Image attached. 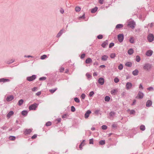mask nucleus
Instances as JSON below:
<instances>
[{"label":"nucleus","instance_id":"f257e3e1","mask_svg":"<svg viewBox=\"0 0 154 154\" xmlns=\"http://www.w3.org/2000/svg\"><path fill=\"white\" fill-rule=\"evenodd\" d=\"M152 68V65L149 63H146L144 64L143 66V69L146 71H149Z\"/></svg>","mask_w":154,"mask_h":154},{"label":"nucleus","instance_id":"f03ea898","mask_svg":"<svg viewBox=\"0 0 154 154\" xmlns=\"http://www.w3.org/2000/svg\"><path fill=\"white\" fill-rule=\"evenodd\" d=\"M38 104L36 103L32 104L29 106V110H35L36 108L37 107Z\"/></svg>","mask_w":154,"mask_h":154},{"label":"nucleus","instance_id":"7ed1b4c3","mask_svg":"<svg viewBox=\"0 0 154 154\" xmlns=\"http://www.w3.org/2000/svg\"><path fill=\"white\" fill-rule=\"evenodd\" d=\"M135 25V23L134 21H130L128 23V26L130 27L133 29L134 28Z\"/></svg>","mask_w":154,"mask_h":154},{"label":"nucleus","instance_id":"20e7f679","mask_svg":"<svg viewBox=\"0 0 154 154\" xmlns=\"http://www.w3.org/2000/svg\"><path fill=\"white\" fill-rule=\"evenodd\" d=\"M154 38V37L153 35L152 34H150L148 35L147 38L149 42H152Z\"/></svg>","mask_w":154,"mask_h":154},{"label":"nucleus","instance_id":"39448f33","mask_svg":"<svg viewBox=\"0 0 154 154\" xmlns=\"http://www.w3.org/2000/svg\"><path fill=\"white\" fill-rule=\"evenodd\" d=\"M35 78L36 75H33L31 76L27 77V80L29 81H31L35 80Z\"/></svg>","mask_w":154,"mask_h":154},{"label":"nucleus","instance_id":"423d86ee","mask_svg":"<svg viewBox=\"0 0 154 154\" xmlns=\"http://www.w3.org/2000/svg\"><path fill=\"white\" fill-rule=\"evenodd\" d=\"M118 39L120 42H122L124 39L123 35L122 34L119 35L118 36Z\"/></svg>","mask_w":154,"mask_h":154},{"label":"nucleus","instance_id":"0eeeda50","mask_svg":"<svg viewBox=\"0 0 154 154\" xmlns=\"http://www.w3.org/2000/svg\"><path fill=\"white\" fill-rule=\"evenodd\" d=\"M14 98V97L13 95H9L7 97L6 100L8 101H10L12 100Z\"/></svg>","mask_w":154,"mask_h":154},{"label":"nucleus","instance_id":"6e6552de","mask_svg":"<svg viewBox=\"0 0 154 154\" xmlns=\"http://www.w3.org/2000/svg\"><path fill=\"white\" fill-rule=\"evenodd\" d=\"M91 113V111L90 110H88L87 111L85 114V117L86 119L88 118L90 114Z\"/></svg>","mask_w":154,"mask_h":154},{"label":"nucleus","instance_id":"1a4fd4ad","mask_svg":"<svg viewBox=\"0 0 154 154\" xmlns=\"http://www.w3.org/2000/svg\"><path fill=\"white\" fill-rule=\"evenodd\" d=\"M132 86V84L130 82H127L126 84V88L127 89H129L131 88Z\"/></svg>","mask_w":154,"mask_h":154},{"label":"nucleus","instance_id":"9d476101","mask_svg":"<svg viewBox=\"0 0 154 154\" xmlns=\"http://www.w3.org/2000/svg\"><path fill=\"white\" fill-rule=\"evenodd\" d=\"M98 82L101 85H103L104 83V79L102 78H100L98 79Z\"/></svg>","mask_w":154,"mask_h":154},{"label":"nucleus","instance_id":"9b49d317","mask_svg":"<svg viewBox=\"0 0 154 154\" xmlns=\"http://www.w3.org/2000/svg\"><path fill=\"white\" fill-rule=\"evenodd\" d=\"M152 104V102L150 100L147 101L146 104V106L147 107L150 106Z\"/></svg>","mask_w":154,"mask_h":154},{"label":"nucleus","instance_id":"f8f14e48","mask_svg":"<svg viewBox=\"0 0 154 154\" xmlns=\"http://www.w3.org/2000/svg\"><path fill=\"white\" fill-rule=\"evenodd\" d=\"M137 97H138L139 98H142L143 97V93L140 92H139L138 94Z\"/></svg>","mask_w":154,"mask_h":154},{"label":"nucleus","instance_id":"ddd939ff","mask_svg":"<svg viewBox=\"0 0 154 154\" xmlns=\"http://www.w3.org/2000/svg\"><path fill=\"white\" fill-rule=\"evenodd\" d=\"M32 131V130L31 129H26L25 130L24 132V133L25 134H29Z\"/></svg>","mask_w":154,"mask_h":154},{"label":"nucleus","instance_id":"4468645a","mask_svg":"<svg viewBox=\"0 0 154 154\" xmlns=\"http://www.w3.org/2000/svg\"><path fill=\"white\" fill-rule=\"evenodd\" d=\"M14 112L13 111H11L7 115V117L8 118H10L11 116H12L14 114Z\"/></svg>","mask_w":154,"mask_h":154},{"label":"nucleus","instance_id":"2eb2a0df","mask_svg":"<svg viewBox=\"0 0 154 154\" xmlns=\"http://www.w3.org/2000/svg\"><path fill=\"white\" fill-rule=\"evenodd\" d=\"M152 53V51L151 50L147 51L146 53V55L148 56H151Z\"/></svg>","mask_w":154,"mask_h":154},{"label":"nucleus","instance_id":"dca6fc26","mask_svg":"<svg viewBox=\"0 0 154 154\" xmlns=\"http://www.w3.org/2000/svg\"><path fill=\"white\" fill-rule=\"evenodd\" d=\"M108 57L106 55H104L101 57V60L103 61H106L107 60Z\"/></svg>","mask_w":154,"mask_h":154},{"label":"nucleus","instance_id":"f3484780","mask_svg":"<svg viewBox=\"0 0 154 154\" xmlns=\"http://www.w3.org/2000/svg\"><path fill=\"white\" fill-rule=\"evenodd\" d=\"M85 145V140H83L79 145V148L81 150L82 149V146H84Z\"/></svg>","mask_w":154,"mask_h":154},{"label":"nucleus","instance_id":"a211bd4d","mask_svg":"<svg viewBox=\"0 0 154 154\" xmlns=\"http://www.w3.org/2000/svg\"><path fill=\"white\" fill-rule=\"evenodd\" d=\"M10 81V80L8 79H5L4 78H2L0 79V82H9Z\"/></svg>","mask_w":154,"mask_h":154},{"label":"nucleus","instance_id":"6ab92c4d","mask_svg":"<svg viewBox=\"0 0 154 154\" xmlns=\"http://www.w3.org/2000/svg\"><path fill=\"white\" fill-rule=\"evenodd\" d=\"M92 61L91 59V58H88L86 60L85 63H86L88 64L91 63Z\"/></svg>","mask_w":154,"mask_h":154},{"label":"nucleus","instance_id":"aec40b11","mask_svg":"<svg viewBox=\"0 0 154 154\" xmlns=\"http://www.w3.org/2000/svg\"><path fill=\"white\" fill-rule=\"evenodd\" d=\"M138 71L137 69H135L133 72L132 73L134 75H137L138 73Z\"/></svg>","mask_w":154,"mask_h":154},{"label":"nucleus","instance_id":"412c9836","mask_svg":"<svg viewBox=\"0 0 154 154\" xmlns=\"http://www.w3.org/2000/svg\"><path fill=\"white\" fill-rule=\"evenodd\" d=\"M108 43L107 41L104 42L102 44L101 46L103 48H105L106 45H107Z\"/></svg>","mask_w":154,"mask_h":154},{"label":"nucleus","instance_id":"4be33fe9","mask_svg":"<svg viewBox=\"0 0 154 154\" xmlns=\"http://www.w3.org/2000/svg\"><path fill=\"white\" fill-rule=\"evenodd\" d=\"M97 8L95 7L94 8L92 9L91 10V12L92 13H94L97 10Z\"/></svg>","mask_w":154,"mask_h":154},{"label":"nucleus","instance_id":"5701e85b","mask_svg":"<svg viewBox=\"0 0 154 154\" xmlns=\"http://www.w3.org/2000/svg\"><path fill=\"white\" fill-rule=\"evenodd\" d=\"M134 52L132 48L129 49L128 51V53L130 55L132 54Z\"/></svg>","mask_w":154,"mask_h":154},{"label":"nucleus","instance_id":"b1692460","mask_svg":"<svg viewBox=\"0 0 154 154\" xmlns=\"http://www.w3.org/2000/svg\"><path fill=\"white\" fill-rule=\"evenodd\" d=\"M57 90V88H55L53 89H50L49 90V91L51 94H53L54 92Z\"/></svg>","mask_w":154,"mask_h":154},{"label":"nucleus","instance_id":"393cba45","mask_svg":"<svg viewBox=\"0 0 154 154\" xmlns=\"http://www.w3.org/2000/svg\"><path fill=\"white\" fill-rule=\"evenodd\" d=\"M63 30H61L57 34V37H59L62 35V34L63 33Z\"/></svg>","mask_w":154,"mask_h":154},{"label":"nucleus","instance_id":"a878e982","mask_svg":"<svg viewBox=\"0 0 154 154\" xmlns=\"http://www.w3.org/2000/svg\"><path fill=\"white\" fill-rule=\"evenodd\" d=\"M123 26L122 24H119L116 26V28L117 29H120L123 27Z\"/></svg>","mask_w":154,"mask_h":154},{"label":"nucleus","instance_id":"bb28decb","mask_svg":"<svg viewBox=\"0 0 154 154\" xmlns=\"http://www.w3.org/2000/svg\"><path fill=\"white\" fill-rule=\"evenodd\" d=\"M125 65L126 66L131 67L132 66V63L131 62H128L125 63Z\"/></svg>","mask_w":154,"mask_h":154},{"label":"nucleus","instance_id":"cd10ccee","mask_svg":"<svg viewBox=\"0 0 154 154\" xmlns=\"http://www.w3.org/2000/svg\"><path fill=\"white\" fill-rule=\"evenodd\" d=\"M117 90L116 89H114L112 91H111V93L112 94H115L117 92Z\"/></svg>","mask_w":154,"mask_h":154},{"label":"nucleus","instance_id":"c85d7f7f","mask_svg":"<svg viewBox=\"0 0 154 154\" xmlns=\"http://www.w3.org/2000/svg\"><path fill=\"white\" fill-rule=\"evenodd\" d=\"M110 99V97L108 96H106L104 98V100L105 101H109Z\"/></svg>","mask_w":154,"mask_h":154},{"label":"nucleus","instance_id":"c756f323","mask_svg":"<svg viewBox=\"0 0 154 154\" xmlns=\"http://www.w3.org/2000/svg\"><path fill=\"white\" fill-rule=\"evenodd\" d=\"M140 129L142 131H144L145 130V127L144 125H141L140 126Z\"/></svg>","mask_w":154,"mask_h":154},{"label":"nucleus","instance_id":"7c9ffc66","mask_svg":"<svg viewBox=\"0 0 154 154\" xmlns=\"http://www.w3.org/2000/svg\"><path fill=\"white\" fill-rule=\"evenodd\" d=\"M23 100L22 99H21L18 102V105L19 106L21 105L23 103Z\"/></svg>","mask_w":154,"mask_h":154},{"label":"nucleus","instance_id":"2f4dec72","mask_svg":"<svg viewBox=\"0 0 154 154\" xmlns=\"http://www.w3.org/2000/svg\"><path fill=\"white\" fill-rule=\"evenodd\" d=\"M81 8L79 7H76L75 8V11L77 12H79L81 10Z\"/></svg>","mask_w":154,"mask_h":154},{"label":"nucleus","instance_id":"473e14b6","mask_svg":"<svg viewBox=\"0 0 154 154\" xmlns=\"http://www.w3.org/2000/svg\"><path fill=\"white\" fill-rule=\"evenodd\" d=\"M27 112L26 111H23L22 112V114L23 115L25 116L27 115Z\"/></svg>","mask_w":154,"mask_h":154},{"label":"nucleus","instance_id":"72a5a7b5","mask_svg":"<svg viewBox=\"0 0 154 154\" xmlns=\"http://www.w3.org/2000/svg\"><path fill=\"white\" fill-rule=\"evenodd\" d=\"M47 57V55L44 54L41 56L40 58L41 59L43 60L46 58Z\"/></svg>","mask_w":154,"mask_h":154},{"label":"nucleus","instance_id":"f704fd0d","mask_svg":"<svg viewBox=\"0 0 154 154\" xmlns=\"http://www.w3.org/2000/svg\"><path fill=\"white\" fill-rule=\"evenodd\" d=\"M116 56V54L115 53H112L111 54L110 57L112 58H114Z\"/></svg>","mask_w":154,"mask_h":154},{"label":"nucleus","instance_id":"c9c22d12","mask_svg":"<svg viewBox=\"0 0 154 154\" xmlns=\"http://www.w3.org/2000/svg\"><path fill=\"white\" fill-rule=\"evenodd\" d=\"M9 139L10 140H14L15 139V137L14 136H10L9 137Z\"/></svg>","mask_w":154,"mask_h":154},{"label":"nucleus","instance_id":"e433bc0d","mask_svg":"<svg viewBox=\"0 0 154 154\" xmlns=\"http://www.w3.org/2000/svg\"><path fill=\"white\" fill-rule=\"evenodd\" d=\"M129 41L131 43H134V40L133 37H131L130 38Z\"/></svg>","mask_w":154,"mask_h":154},{"label":"nucleus","instance_id":"4c0bfd02","mask_svg":"<svg viewBox=\"0 0 154 154\" xmlns=\"http://www.w3.org/2000/svg\"><path fill=\"white\" fill-rule=\"evenodd\" d=\"M99 143L100 145H103L105 143V141L104 140H102L99 142Z\"/></svg>","mask_w":154,"mask_h":154},{"label":"nucleus","instance_id":"58836bf2","mask_svg":"<svg viewBox=\"0 0 154 154\" xmlns=\"http://www.w3.org/2000/svg\"><path fill=\"white\" fill-rule=\"evenodd\" d=\"M140 60V58L139 56H137L136 57V60L138 62Z\"/></svg>","mask_w":154,"mask_h":154},{"label":"nucleus","instance_id":"ea45409f","mask_svg":"<svg viewBox=\"0 0 154 154\" xmlns=\"http://www.w3.org/2000/svg\"><path fill=\"white\" fill-rule=\"evenodd\" d=\"M86 75L88 78H90L91 77V75L89 73H87L86 74Z\"/></svg>","mask_w":154,"mask_h":154},{"label":"nucleus","instance_id":"a19ab883","mask_svg":"<svg viewBox=\"0 0 154 154\" xmlns=\"http://www.w3.org/2000/svg\"><path fill=\"white\" fill-rule=\"evenodd\" d=\"M38 88L37 87H35L32 89V91H35L38 90Z\"/></svg>","mask_w":154,"mask_h":154},{"label":"nucleus","instance_id":"79ce46f5","mask_svg":"<svg viewBox=\"0 0 154 154\" xmlns=\"http://www.w3.org/2000/svg\"><path fill=\"white\" fill-rule=\"evenodd\" d=\"M64 68L63 67H61L59 69V71L60 72H63Z\"/></svg>","mask_w":154,"mask_h":154},{"label":"nucleus","instance_id":"37998d69","mask_svg":"<svg viewBox=\"0 0 154 154\" xmlns=\"http://www.w3.org/2000/svg\"><path fill=\"white\" fill-rule=\"evenodd\" d=\"M74 100L75 102L77 103H79L80 102V100L77 97H75L74 98Z\"/></svg>","mask_w":154,"mask_h":154},{"label":"nucleus","instance_id":"c03bdc74","mask_svg":"<svg viewBox=\"0 0 154 154\" xmlns=\"http://www.w3.org/2000/svg\"><path fill=\"white\" fill-rule=\"evenodd\" d=\"M123 68V66L122 64H120L118 66V69L120 70H122Z\"/></svg>","mask_w":154,"mask_h":154},{"label":"nucleus","instance_id":"a18cd8bd","mask_svg":"<svg viewBox=\"0 0 154 154\" xmlns=\"http://www.w3.org/2000/svg\"><path fill=\"white\" fill-rule=\"evenodd\" d=\"M51 125V122H48L46 124V125L47 126H50Z\"/></svg>","mask_w":154,"mask_h":154},{"label":"nucleus","instance_id":"49530a36","mask_svg":"<svg viewBox=\"0 0 154 154\" xmlns=\"http://www.w3.org/2000/svg\"><path fill=\"white\" fill-rule=\"evenodd\" d=\"M75 110V108L74 106H72L71 107V110L72 112H74Z\"/></svg>","mask_w":154,"mask_h":154},{"label":"nucleus","instance_id":"de8ad7c7","mask_svg":"<svg viewBox=\"0 0 154 154\" xmlns=\"http://www.w3.org/2000/svg\"><path fill=\"white\" fill-rule=\"evenodd\" d=\"M114 81L115 83H118L119 81V80L117 78H116L114 79Z\"/></svg>","mask_w":154,"mask_h":154},{"label":"nucleus","instance_id":"09e8293b","mask_svg":"<svg viewBox=\"0 0 154 154\" xmlns=\"http://www.w3.org/2000/svg\"><path fill=\"white\" fill-rule=\"evenodd\" d=\"M97 38L99 39H101L103 38V35H100L97 36Z\"/></svg>","mask_w":154,"mask_h":154},{"label":"nucleus","instance_id":"8fccbe9b","mask_svg":"<svg viewBox=\"0 0 154 154\" xmlns=\"http://www.w3.org/2000/svg\"><path fill=\"white\" fill-rule=\"evenodd\" d=\"M94 94V92L93 91H91L89 95L90 97H92Z\"/></svg>","mask_w":154,"mask_h":154},{"label":"nucleus","instance_id":"3c124183","mask_svg":"<svg viewBox=\"0 0 154 154\" xmlns=\"http://www.w3.org/2000/svg\"><path fill=\"white\" fill-rule=\"evenodd\" d=\"M102 128L103 130H106L107 128V127L105 125H103L102 126Z\"/></svg>","mask_w":154,"mask_h":154},{"label":"nucleus","instance_id":"603ef678","mask_svg":"<svg viewBox=\"0 0 154 154\" xmlns=\"http://www.w3.org/2000/svg\"><path fill=\"white\" fill-rule=\"evenodd\" d=\"M85 97V95L84 94H82L81 96V97L82 98V99H84Z\"/></svg>","mask_w":154,"mask_h":154},{"label":"nucleus","instance_id":"864d4df0","mask_svg":"<svg viewBox=\"0 0 154 154\" xmlns=\"http://www.w3.org/2000/svg\"><path fill=\"white\" fill-rule=\"evenodd\" d=\"M98 2L100 4H103V3L104 0H99Z\"/></svg>","mask_w":154,"mask_h":154},{"label":"nucleus","instance_id":"5fc2aeb1","mask_svg":"<svg viewBox=\"0 0 154 154\" xmlns=\"http://www.w3.org/2000/svg\"><path fill=\"white\" fill-rule=\"evenodd\" d=\"M114 45V43H110L109 44V47L110 48H111L112 47H113Z\"/></svg>","mask_w":154,"mask_h":154},{"label":"nucleus","instance_id":"6e6d98bb","mask_svg":"<svg viewBox=\"0 0 154 154\" xmlns=\"http://www.w3.org/2000/svg\"><path fill=\"white\" fill-rule=\"evenodd\" d=\"M89 143L90 144H93V140L92 139H91L89 140Z\"/></svg>","mask_w":154,"mask_h":154},{"label":"nucleus","instance_id":"4d7b16f0","mask_svg":"<svg viewBox=\"0 0 154 154\" xmlns=\"http://www.w3.org/2000/svg\"><path fill=\"white\" fill-rule=\"evenodd\" d=\"M67 116V114H65L63 115L62 116V118H66Z\"/></svg>","mask_w":154,"mask_h":154},{"label":"nucleus","instance_id":"13d9d810","mask_svg":"<svg viewBox=\"0 0 154 154\" xmlns=\"http://www.w3.org/2000/svg\"><path fill=\"white\" fill-rule=\"evenodd\" d=\"M46 79V78L45 77H41L39 78L40 80H44Z\"/></svg>","mask_w":154,"mask_h":154},{"label":"nucleus","instance_id":"bf43d9fd","mask_svg":"<svg viewBox=\"0 0 154 154\" xmlns=\"http://www.w3.org/2000/svg\"><path fill=\"white\" fill-rule=\"evenodd\" d=\"M41 94V91H39L37 92V93L35 94V95L37 96H39Z\"/></svg>","mask_w":154,"mask_h":154},{"label":"nucleus","instance_id":"052dcab7","mask_svg":"<svg viewBox=\"0 0 154 154\" xmlns=\"http://www.w3.org/2000/svg\"><path fill=\"white\" fill-rule=\"evenodd\" d=\"M85 54H82L81 57V58H83L85 57Z\"/></svg>","mask_w":154,"mask_h":154},{"label":"nucleus","instance_id":"680f3d73","mask_svg":"<svg viewBox=\"0 0 154 154\" xmlns=\"http://www.w3.org/2000/svg\"><path fill=\"white\" fill-rule=\"evenodd\" d=\"M147 90L149 91H151L153 89V88L152 87H149L147 88Z\"/></svg>","mask_w":154,"mask_h":154},{"label":"nucleus","instance_id":"e2e57ef3","mask_svg":"<svg viewBox=\"0 0 154 154\" xmlns=\"http://www.w3.org/2000/svg\"><path fill=\"white\" fill-rule=\"evenodd\" d=\"M85 14H84L82 16H81L79 17V19H80L81 18H83L85 19Z\"/></svg>","mask_w":154,"mask_h":154},{"label":"nucleus","instance_id":"0e129e2a","mask_svg":"<svg viewBox=\"0 0 154 154\" xmlns=\"http://www.w3.org/2000/svg\"><path fill=\"white\" fill-rule=\"evenodd\" d=\"M37 137V135L36 134H34L33 136H32L31 137L32 139H35V138Z\"/></svg>","mask_w":154,"mask_h":154},{"label":"nucleus","instance_id":"69168bd1","mask_svg":"<svg viewBox=\"0 0 154 154\" xmlns=\"http://www.w3.org/2000/svg\"><path fill=\"white\" fill-rule=\"evenodd\" d=\"M99 112V110H96L95 112L94 113L96 114H97Z\"/></svg>","mask_w":154,"mask_h":154},{"label":"nucleus","instance_id":"338daca9","mask_svg":"<svg viewBox=\"0 0 154 154\" xmlns=\"http://www.w3.org/2000/svg\"><path fill=\"white\" fill-rule=\"evenodd\" d=\"M139 88H141L142 89H143V87L142 85L141 84H140L139 87Z\"/></svg>","mask_w":154,"mask_h":154},{"label":"nucleus","instance_id":"774afa93","mask_svg":"<svg viewBox=\"0 0 154 154\" xmlns=\"http://www.w3.org/2000/svg\"><path fill=\"white\" fill-rule=\"evenodd\" d=\"M61 119L60 118H59V119H56V120H57V122L58 123H59V122H60L61 121Z\"/></svg>","mask_w":154,"mask_h":154}]
</instances>
